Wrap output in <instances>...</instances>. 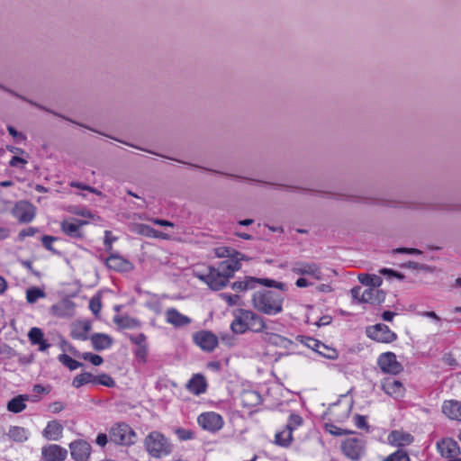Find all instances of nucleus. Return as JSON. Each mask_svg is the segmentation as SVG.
Wrapping results in <instances>:
<instances>
[{
	"instance_id": "obj_1",
	"label": "nucleus",
	"mask_w": 461,
	"mask_h": 461,
	"mask_svg": "<svg viewBox=\"0 0 461 461\" xmlns=\"http://www.w3.org/2000/svg\"><path fill=\"white\" fill-rule=\"evenodd\" d=\"M284 294L282 292L261 288L252 294L253 308L266 315H276L283 311Z\"/></svg>"
},
{
	"instance_id": "obj_2",
	"label": "nucleus",
	"mask_w": 461,
	"mask_h": 461,
	"mask_svg": "<svg viewBox=\"0 0 461 461\" xmlns=\"http://www.w3.org/2000/svg\"><path fill=\"white\" fill-rule=\"evenodd\" d=\"M231 330L236 334H243L247 330L264 332L267 326L264 318L250 310L239 309L230 324Z\"/></svg>"
},
{
	"instance_id": "obj_3",
	"label": "nucleus",
	"mask_w": 461,
	"mask_h": 461,
	"mask_svg": "<svg viewBox=\"0 0 461 461\" xmlns=\"http://www.w3.org/2000/svg\"><path fill=\"white\" fill-rule=\"evenodd\" d=\"M145 449L149 455L155 458H160L172 452L169 440L159 431L153 430L144 439Z\"/></svg>"
},
{
	"instance_id": "obj_4",
	"label": "nucleus",
	"mask_w": 461,
	"mask_h": 461,
	"mask_svg": "<svg viewBox=\"0 0 461 461\" xmlns=\"http://www.w3.org/2000/svg\"><path fill=\"white\" fill-rule=\"evenodd\" d=\"M109 438L116 445L131 446L137 441V434L127 423L118 422L110 429Z\"/></svg>"
},
{
	"instance_id": "obj_5",
	"label": "nucleus",
	"mask_w": 461,
	"mask_h": 461,
	"mask_svg": "<svg viewBox=\"0 0 461 461\" xmlns=\"http://www.w3.org/2000/svg\"><path fill=\"white\" fill-rule=\"evenodd\" d=\"M258 285H262L266 287H275L282 292H285L287 289L285 283L277 282L269 278H258L253 276H246L244 280L234 282L231 288L235 292H242L255 289Z\"/></svg>"
},
{
	"instance_id": "obj_6",
	"label": "nucleus",
	"mask_w": 461,
	"mask_h": 461,
	"mask_svg": "<svg viewBox=\"0 0 461 461\" xmlns=\"http://www.w3.org/2000/svg\"><path fill=\"white\" fill-rule=\"evenodd\" d=\"M368 338L382 343H390L396 339V334L383 323H377L366 329Z\"/></svg>"
},
{
	"instance_id": "obj_7",
	"label": "nucleus",
	"mask_w": 461,
	"mask_h": 461,
	"mask_svg": "<svg viewBox=\"0 0 461 461\" xmlns=\"http://www.w3.org/2000/svg\"><path fill=\"white\" fill-rule=\"evenodd\" d=\"M291 272L298 276H312L316 280H321V267L314 262L295 261L291 264Z\"/></svg>"
},
{
	"instance_id": "obj_8",
	"label": "nucleus",
	"mask_w": 461,
	"mask_h": 461,
	"mask_svg": "<svg viewBox=\"0 0 461 461\" xmlns=\"http://www.w3.org/2000/svg\"><path fill=\"white\" fill-rule=\"evenodd\" d=\"M345 456L351 460H358L365 454V441L359 438H349L341 444Z\"/></svg>"
},
{
	"instance_id": "obj_9",
	"label": "nucleus",
	"mask_w": 461,
	"mask_h": 461,
	"mask_svg": "<svg viewBox=\"0 0 461 461\" xmlns=\"http://www.w3.org/2000/svg\"><path fill=\"white\" fill-rule=\"evenodd\" d=\"M377 365L385 374L398 375L403 367L396 359V355L393 352H385L379 356Z\"/></svg>"
},
{
	"instance_id": "obj_10",
	"label": "nucleus",
	"mask_w": 461,
	"mask_h": 461,
	"mask_svg": "<svg viewBox=\"0 0 461 461\" xmlns=\"http://www.w3.org/2000/svg\"><path fill=\"white\" fill-rule=\"evenodd\" d=\"M245 256L240 252H235V256L231 258L224 260L219 263L218 267H215L216 271L225 277L226 282L233 276L234 272L239 270L241 267L240 261L244 259Z\"/></svg>"
},
{
	"instance_id": "obj_11",
	"label": "nucleus",
	"mask_w": 461,
	"mask_h": 461,
	"mask_svg": "<svg viewBox=\"0 0 461 461\" xmlns=\"http://www.w3.org/2000/svg\"><path fill=\"white\" fill-rule=\"evenodd\" d=\"M198 424L205 430L216 432L223 426L222 417L213 411L203 412L197 418Z\"/></svg>"
},
{
	"instance_id": "obj_12",
	"label": "nucleus",
	"mask_w": 461,
	"mask_h": 461,
	"mask_svg": "<svg viewBox=\"0 0 461 461\" xmlns=\"http://www.w3.org/2000/svg\"><path fill=\"white\" fill-rule=\"evenodd\" d=\"M196 276L212 290H220L227 285L225 277L220 275L213 267H208L205 273H197Z\"/></svg>"
},
{
	"instance_id": "obj_13",
	"label": "nucleus",
	"mask_w": 461,
	"mask_h": 461,
	"mask_svg": "<svg viewBox=\"0 0 461 461\" xmlns=\"http://www.w3.org/2000/svg\"><path fill=\"white\" fill-rule=\"evenodd\" d=\"M70 455L74 461H88L92 452L91 445L83 439H77L69 444Z\"/></svg>"
},
{
	"instance_id": "obj_14",
	"label": "nucleus",
	"mask_w": 461,
	"mask_h": 461,
	"mask_svg": "<svg viewBox=\"0 0 461 461\" xmlns=\"http://www.w3.org/2000/svg\"><path fill=\"white\" fill-rule=\"evenodd\" d=\"M193 340L195 345L207 352H212L218 346L217 337L208 330H201L194 333Z\"/></svg>"
},
{
	"instance_id": "obj_15",
	"label": "nucleus",
	"mask_w": 461,
	"mask_h": 461,
	"mask_svg": "<svg viewBox=\"0 0 461 461\" xmlns=\"http://www.w3.org/2000/svg\"><path fill=\"white\" fill-rule=\"evenodd\" d=\"M13 215L23 223L31 222L35 217V207L26 201L16 203L13 209Z\"/></svg>"
},
{
	"instance_id": "obj_16",
	"label": "nucleus",
	"mask_w": 461,
	"mask_h": 461,
	"mask_svg": "<svg viewBox=\"0 0 461 461\" xmlns=\"http://www.w3.org/2000/svg\"><path fill=\"white\" fill-rule=\"evenodd\" d=\"M85 224H86V221L72 218L70 220H64L60 224V228L67 236L74 239H81L83 238L81 227Z\"/></svg>"
},
{
	"instance_id": "obj_17",
	"label": "nucleus",
	"mask_w": 461,
	"mask_h": 461,
	"mask_svg": "<svg viewBox=\"0 0 461 461\" xmlns=\"http://www.w3.org/2000/svg\"><path fill=\"white\" fill-rule=\"evenodd\" d=\"M41 456L44 461H64L68 456V450L59 445L51 444L42 447Z\"/></svg>"
},
{
	"instance_id": "obj_18",
	"label": "nucleus",
	"mask_w": 461,
	"mask_h": 461,
	"mask_svg": "<svg viewBox=\"0 0 461 461\" xmlns=\"http://www.w3.org/2000/svg\"><path fill=\"white\" fill-rule=\"evenodd\" d=\"M75 306L73 301L68 298H64L53 304L50 309V312L59 318L70 317L74 313Z\"/></svg>"
},
{
	"instance_id": "obj_19",
	"label": "nucleus",
	"mask_w": 461,
	"mask_h": 461,
	"mask_svg": "<svg viewBox=\"0 0 461 461\" xmlns=\"http://www.w3.org/2000/svg\"><path fill=\"white\" fill-rule=\"evenodd\" d=\"M437 447L442 456L451 460L457 456L460 453V448L457 442L452 438H444L437 443Z\"/></svg>"
},
{
	"instance_id": "obj_20",
	"label": "nucleus",
	"mask_w": 461,
	"mask_h": 461,
	"mask_svg": "<svg viewBox=\"0 0 461 461\" xmlns=\"http://www.w3.org/2000/svg\"><path fill=\"white\" fill-rule=\"evenodd\" d=\"M105 264L108 268L119 272H128L133 268V265L129 260L117 254L110 255Z\"/></svg>"
},
{
	"instance_id": "obj_21",
	"label": "nucleus",
	"mask_w": 461,
	"mask_h": 461,
	"mask_svg": "<svg viewBox=\"0 0 461 461\" xmlns=\"http://www.w3.org/2000/svg\"><path fill=\"white\" fill-rule=\"evenodd\" d=\"M305 345L326 358L336 359L338 357V353L334 348H329L315 339L307 338Z\"/></svg>"
},
{
	"instance_id": "obj_22",
	"label": "nucleus",
	"mask_w": 461,
	"mask_h": 461,
	"mask_svg": "<svg viewBox=\"0 0 461 461\" xmlns=\"http://www.w3.org/2000/svg\"><path fill=\"white\" fill-rule=\"evenodd\" d=\"M382 389L385 393L394 398L402 397L404 393L402 382L392 377L385 378L383 381Z\"/></svg>"
},
{
	"instance_id": "obj_23",
	"label": "nucleus",
	"mask_w": 461,
	"mask_h": 461,
	"mask_svg": "<svg viewBox=\"0 0 461 461\" xmlns=\"http://www.w3.org/2000/svg\"><path fill=\"white\" fill-rule=\"evenodd\" d=\"M385 294L382 290L376 288L366 289L359 299V303H366L371 304H380L384 301Z\"/></svg>"
},
{
	"instance_id": "obj_24",
	"label": "nucleus",
	"mask_w": 461,
	"mask_h": 461,
	"mask_svg": "<svg viewBox=\"0 0 461 461\" xmlns=\"http://www.w3.org/2000/svg\"><path fill=\"white\" fill-rule=\"evenodd\" d=\"M167 321L175 327H184L191 323V319L180 313L175 308H169L166 312Z\"/></svg>"
},
{
	"instance_id": "obj_25",
	"label": "nucleus",
	"mask_w": 461,
	"mask_h": 461,
	"mask_svg": "<svg viewBox=\"0 0 461 461\" xmlns=\"http://www.w3.org/2000/svg\"><path fill=\"white\" fill-rule=\"evenodd\" d=\"M442 411L451 420H461V402L456 400L445 401Z\"/></svg>"
},
{
	"instance_id": "obj_26",
	"label": "nucleus",
	"mask_w": 461,
	"mask_h": 461,
	"mask_svg": "<svg viewBox=\"0 0 461 461\" xmlns=\"http://www.w3.org/2000/svg\"><path fill=\"white\" fill-rule=\"evenodd\" d=\"M90 340L94 349L96 351L110 348L113 342L112 337L104 333H94L90 337Z\"/></svg>"
},
{
	"instance_id": "obj_27",
	"label": "nucleus",
	"mask_w": 461,
	"mask_h": 461,
	"mask_svg": "<svg viewBox=\"0 0 461 461\" xmlns=\"http://www.w3.org/2000/svg\"><path fill=\"white\" fill-rule=\"evenodd\" d=\"M207 384L203 375H194L188 381L186 388L193 393L199 395L206 391Z\"/></svg>"
},
{
	"instance_id": "obj_28",
	"label": "nucleus",
	"mask_w": 461,
	"mask_h": 461,
	"mask_svg": "<svg viewBox=\"0 0 461 461\" xmlns=\"http://www.w3.org/2000/svg\"><path fill=\"white\" fill-rule=\"evenodd\" d=\"M265 337L264 339L271 345L279 347L284 349H289L291 346L294 344L293 341L281 335L267 332V330L264 331Z\"/></svg>"
},
{
	"instance_id": "obj_29",
	"label": "nucleus",
	"mask_w": 461,
	"mask_h": 461,
	"mask_svg": "<svg viewBox=\"0 0 461 461\" xmlns=\"http://www.w3.org/2000/svg\"><path fill=\"white\" fill-rule=\"evenodd\" d=\"M388 440L395 446H408L413 441V437L404 431L393 430L388 436Z\"/></svg>"
},
{
	"instance_id": "obj_30",
	"label": "nucleus",
	"mask_w": 461,
	"mask_h": 461,
	"mask_svg": "<svg viewBox=\"0 0 461 461\" xmlns=\"http://www.w3.org/2000/svg\"><path fill=\"white\" fill-rule=\"evenodd\" d=\"M63 431L62 425L56 421H49L46 428L43 429V436L49 440H58L61 438Z\"/></svg>"
},
{
	"instance_id": "obj_31",
	"label": "nucleus",
	"mask_w": 461,
	"mask_h": 461,
	"mask_svg": "<svg viewBox=\"0 0 461 461\" xmlns=\"http://www.w3.org/2000/svg\"><path fill=\"white\" fill-rule=\"evenodd\" d=\"M29 399L26 394H21L12 398L7 403V410L14 413H19L26 408L25 401Z\"/></svg>"
},
{
	"instance_id": "obj_32",
	"label": "nucleus",
	"mask_w": 461,
	"mask_h": 461,
	"mask_svg": "<svg viewBox=\"0 0 461 461\" xmlns=\"http://www.w3.org/2000/svg\"><path fill=\"white\" fill-rule=\"evenodd\" d=\"M113 321L120 329H137L140 327V322L130 316H114Z\"/></svg>"
},
{
	"instance_id": "obj_33",
	"label": "nucleus",
	"mask_w": 461,
	"mask_h": 461,
	"mask_svg": "<svg viewBox=\"0 0 461 461\" xmlns=\"http://www.w3.org/2000/svg\"><path fill=\"white\" fill-rule=\"evenodd\" d=\"M91 330V324L87 321L80 322L74 326L71 336L76 339L86 340L88 332Z\"/></svg>"
},
{
	"instance_id": "obj_34",
	"label": "nucleus",
	"mask_w": 461,
	"mask_h": 461,
	"mask_svg": "<svg viewBox=\"0 0 461 461\" xmlns=\"http://www.w3.org/2000/svg\"><path fill=\"white\" fill-rule=\"evenodd\" d=\"M241 401L244 406H257L261 402V396L256 391H244L241 394Z\"/></svg>"
},
{
	"instance_id": "obj_35",
	"label": "nucleus",
	"mask_w": 461,
	"mask_h": 461,
	"mask_svg": "<svg viewBox=\"0 0 461 461\" xmlns=\"http://www.w3.org/2000/svg\"><path fill=\"white\" fill-rule=\"evenodd\" d=\"M359 282L369 288H377L381 286L383 279L381 276L376 275L360 274L358 276Z\"/></svg>"
},
{
	"instance_id": "obj_36",
	"label": "nucleus",
	"mask_w": 461,
	"mask_h": 461,
	"mask_svg": "<svg viewBox=\"0 0 461 461\" xmlns=\"http://www.w3.org/2000/svg\"><path fill=\"white\" fill-rule=\"evenodd\" d=\"M130 229L132 232L136 234L149 238H152V235L156 233L155 229L144 223H133L130 226Z\"/></svg>"
},
{
	"instance_id": "obj_37",
	"label": "nucleus",
	"mask_w": 461,
	"mask_h": 461,
	"mask_svg": "<svg viewBox=\"0 0 461 461\" xmlns=\"http://www.w3.org/2000/svg\"><path fill=\"white\" fill-rule=\"evenodd\" d=\"M293 432L285 429L283 431L276 434L275 443L280 447H287L293 441Z\"/></svg>"
},
{
	"instance_id": "obj_38",
	"label": "nucleus",
	"mask_w": 461,
	"mask_h": 461,
	"mask_svg": "<svg viewBox=\"0 0 461 461\" xmlns=\"http://www.w3.org/2000/svg\"><path fill=\"white\" fill-rule=\"evenodd\" d=\"M46 294L44 290L32 286L26 290V300L29 303H35L39 299L44 298Z\"/></svg>"
},
{
	"instance_id": "obj_39",
	"label": "nucleus",
	"mask_w": 461,
	"mask_h": 461,
	"mask_svg": "<svg viewBox=\"0 0 461 461\" xmlns=\"http://www.w3.org/2000/svg\"><path fill=\"white\" fill-rule=\"evenodd\" d=\"M86 384H94V375L88 372H84L77 375L72 381V385L76 388H80Z\"/></svg>"
},
{
	"instance_id": "obj_40",
	"label": "nucleus",
	"mask_w": 461,
	"mask_h": 461,
	"mask_svg": "<svg viewBox=\"0 0 461 461\" xmlns=\"http://www.w3.org/2000/svg\"><path fill=\"white\" fill-rule=\"evenodd\" d=\"M8 436L10 438L17 442H23L28 438L26 429L22 427H12L9 429Z\"/></svg>"
},
{
	"instance_id": "obj_41",
	"label": "nucleus",
	"mask_w": 461,
	"mask_h": 461,
	"mask_svg": "<svg viewBox=\"0 0 461 461\" xmlns=\"http://www.w3.org/2000/svg\"><path fill=\"white\" fill-rule=\"evenodd\" d=\"M59 361L64 365L66 367H68L69 370L73 371L77 369L78 367L83 366V363L73 359L71 357H69L67 354H60L58 357Z\"/></svg>"
},
{
	"instance_id": "obj_42",
	"label": "nucleus",
	"mask_w": 461,
	"mask_h": 461,
	"mask_svg": "<svg viewBox=\"0 0 461 461\" xmlns=\"http://www.w3.org/2000/svg\"><path fill=\"white\" fill-rule=\"evenodd\" d=\"M94 384H101L111 388L115 385V382L109 375L101 374L94 375Z\"/></svg>"
},
{
	"instance_id": "obj_43",
	"label": "nucleus",
	"mask_w": 461,
	"mask_h": 461,
	"mask_svg": "<svg viewBox=\"0 0 461 461\" xmlns=\"http://www.w3.org/2000/svg\"><path fill=\"white\" fill-rule=\"evenodd\" d=\"M0 89H2L4 91L11 94L12 95H14L15 97H18V98H20V99H22V100H23V101L32 104V105H34L35 107H38L39 109H41V110H44V111H47V112H50L49 109L45 108L44 106H42V105H41V104H37V103H35V102H33L32 100L27 99L26 97L19 95L18 93L14 92L12 89L7 88L6 86H3L2 84H0Z\"/></svg>"
},
{
	"instance_id": "obj_44",
	"label": "nucleus",
	"mask_w": 461,
	"mask_h": 461,
	"mask_svg": "<svg viewBox=\"0 0 461 461\" xmlns=\"http://www.w3.org/2000/svg\"><path fill=\"white\" fill-rule=\"evenodd\" d=\"M29 339L32 345L40 343L44 339V334L40 328L33 327L28 333Z\"/></svg>"
},
{
	"instance_id": "obj_45",
	"label": "nucleus",
	"mask_w": 461,
	"mask_h": 461,
	"mask_svg": "<svg viewBox=\"0 0 461 461\" xmlns=\"http://www.w3.org/2000/svg\"><path fill=\"white\" fill-rule=\"evenodd\" d=\"M384 461H410V457L405 450L398 449L385 457Z\"/></svg>"
},
{
	"instance_id": "obj_46",
	"label": "nucleus",
	"mask_w": 461,
	"mask_h": 461,
	"mask_svg": "<svg viewBox=\"0 0 461 461\" xmlns=\"http://www.w3.org/2000/svg\"><path fill=\"white\" fill-rule=\"evenodd\" d=\"M302 423V417L297 414L292 413L289 417L288 423L286 424L285 429L293 432V430L301 426Z\"/></svg>"
},
{
	"instance_id": "obj_47",
	"label": "nucleus",
	"mask_w": 461,
	"mask_h": 461,
	"mask_svg": "<svg viewBox=\"0 0 461 461\" xmlns=\"http://www.w3.org/2000/svg\"><path fill=\"white\" fill-rule=\"evenodd\" d=\"M221 296L230 306H235V305L240 304L241 298L238 294H230L223 293L221 294Z\"/></svg>"
},
{
	"instance_id": "obj_48",
	"label": "nucleus",
	"mask_w": 461,
	"mask_h": 461,
	"mask_svg": "<svg viewBox=\"0 0 461 461\" xmlns=\"http://www.w3.org/2000/svg\"><path fill=\"white\" fill-rule=\"evenodd\" d=\"M175 433L180 440H188L194 438V434L192 430L185 429L184 428L176 429Z\"/></svg>"
},
{
	"instance_id": "obj_49",
	"label": "nucleus",
	"mask_w": 461,
	"mask_h": 461,
	"mask_svg": "<svg viewBox=\"0 0 461 461\" xmlns=\"http://www.w3.org/2000/svg\"><path fill=\"white\" fill-rule=\"evenodd\" d=\"M89 308L95 315H97L102 308L101 300L98 296H94L89 302Z\"/></svg>"
},
{
	"instance_id": "obj_50",
	"label": "nucleus",
	"mask_w": 461,
	"mask_h": 461,
	"mask_svg": "<svg viewBox=\"0 0 461 461\" xmlns=\"http://www.w3.org/2000/svg\"><path fill=\"white\" fill-rule=\"evenodd\" d=\"M57 238L53 236L44 235L41 239L42 245L44 248L50 251H51L54 254H57L58 252L56 249L52 247V242L56 240Z\"/></svg>"
},
{
	"instance_id": "obj_51",
	"label": "nucleus",
	"mask_w": 461,
	"mask_h": 461,
	"mask_svg": "<svg viewBox=\"0 0 461 461\" xmlns=\"http://www.w3.org/2000/svg\"><path fill=\"white\" fill-rule=\"evenodd\" d=\"M325 428L329 433L335 435V436H341V435L348 433V431H346L333 424H326Z\"/></svg>"
},
{
	"instance_id": "obj_52",
	"label": "nucleus",
	"mask_w": 461,
	"mask_h": 461,
	"mask_svg": "<svg viewBox=\"0 0 461 461\" xmlns=\"http://www.w3.org/2000/svg\"><path fill=\"white\" fill-rule=\"evenodd\" d=\"M355 424L358 429H365L366 430L369 429V426L366 422V419L365 416L357 414L355 417Z\"/></svg>"
},
{
	"instance_id": "obj_53",
	"label": "nucleus",
	"mask_w": 461,
	"mask_h": 461,
	"mask_svg": "<svg viewBox=\"0 0 461 461\" xmlns=\"http://www.w3.org/2000/svg\"><path fill=\"white\" fill-rule=\"evenodd\" d=\"M7 131L13 138L19 141L26 140V136L23 133L19 132L14 127L11 125L7 126Z\"/></svg>"
},
{
	"instance_id": "obj_54",
	"label": "nucleus",
	"mask_w": 461,
	"mask_h": 461,
	"mask_svg": "<svg viewBox=\"0 0 461 461\" xmlns=\"http://www.w3.org/2000/svg\"><path fill=\"white\" fill-rule=\"evenodd\" d=\"M393 253H404V254H412V255H420L422 251L418 249L412 248H397L393 250Z\"/></svg>"
},
{
	"instance_id": "obj_55",
	"label": "nucleus",
	"mask_w": 461,
	"mask_h": 461,
	"mask_svg": "<svg viewBox=\"0 0 461 461\" xmlns=\"http://www.w3.org/2000/svg\"><path fill=\"white\" fill-rule=\"evenodd\" d=\"M136 357L139 361H141L142 363L146 362L147 355H148V349L146 346H140L136 350Z\"/></svg>"
},
{
	"instance_id": "obj_56",
	"label": "nucleus",
	"mask_w": 461,
	"mask_h": 461,
	"mask_svg": "<svg viewBox=\"0 0 461 461\" xmlns=\"http://www.w3.org/2000/svg\"><path fill=\"white\" fill-rule=\"evenodd\" d=\"M37 232V230L33 227H28L26 229L22 230L19 234L18 238L20 240H23L25 237H32Z\"/></svg>"
},
{
	"instance_id": "obj_57",
	"label": "nucleus",
	"mask_w": 461,
	"mask_h": 461,
	"mask_svg": "<svg viewBox=\"0 0 461 461\" xmlns=\"http://www.w3.org/2000/svg\"><path fill=\"white\" fill-rule=\"evenodd\" d=\"M131 340L133 343L137 344L139 347L146 346L144 344L146 340V336L143 333H140L137 336H131Z\"/></svg>"
},
{
	"instance_id": "obj_58",
	"label": "nucleus",
	"mask_w": 461,
	"mask_h": 461,
	"mask_svg": "<svg viewBox=\"0 0 461 461\" xmlns=\"http://www.w3.org/2000/svg\"><path fill=\"white\" fill-rule=\"evenodd\" d=\"M403 267H408V268H411V269H416V270H426V269H428V266L421 265V264H419V263L414 262V261H409L408 263L404 264Z\"/></svg>"
},
{
	"instance_id": "obj_59",
	"label": "nucleus",
	"mask_w": 461,
	"mask_h": 461,
	"mask_svg": "<svg viewBox=\"0 0 461 461\" xmlns=\"http://www.w3.org/2000/svg\"><path fill=\"white\" fill-rule=\"evenodd\" d=\"M216 255L220 258L228 257L231 258L233 256H235V253L231 255L230 250L228 248H218L216 249Z\"/></svg>"
},
{
	"instance_id": "obj_60",
	"label": "nucleus",
	"mask_w": 461,
	"mask_h": 461,
	"mask_svg": "<svg viewBox=\"0 0 461 461\" xmlns=\"http://www.w3.org/2000/svg\"><path fill=\"white\" fill-rule=\"evenodd\" d=\"M18 164L25 165V164H27V160H25L24 158H23L21 157L14 156L11 158V160L9 161V166L10 167H17Z\"/></svg>"
},
{
	"instance_id": "obj_61",
	"label": "nucleus",
	"mask_w": 461,
	"mask_h": 461,
	"mask_svg": "<svg viewBox=\"0 0 461 461\" xmlns=\"http://www.w3.org/2000/svg\"><path fill=\"white\" fill-rule=\"evenodd\" d=\"M65 409V404L61 402H54L50 405V410L53 413H59Z\"/></svg>"
},
{
	"instance_id": "obj_62",
	"label": "nucleus",
	"mask_w": 461,
	"mask_h": 461,
	"mask_svg": "<svg viewBox=\"0 0 461 461\" xmlns=\"http://www.w3.org/2000/svg\"><path fill=\"white\" fill-rule=\"evenodd\" d=\"M95 442L100 447H104L108 442V436L104 433H99L96 437Z\"/></svg>"
},
{
	"instance_id": "obj_63",
	"label": "nucleus",
	"mask_w": 461,
	"mask_h": 461,
	"mask_svg": "<svg viewBox=\"0 0 461 461\" xmlns=\"http://www.w3.org/2000/svg\"><path fill=\"white\" fill-rule=\"evenodd\" d=\"M110 235H111V231L106 230L105 238H104V245H105L107 250L112 249V242L116 240L115 237L111 238Z\"/></svg>"
},
{
	"instance_id": "obj_64",
	"label": "nucleus",
	"mask_w": 461,
	"mask_h": 461,
	"mask_svg": "<svg viewBox=\"0 0 461 461\" xmlns=\"http://www.w3.org/2000/svg\"><path fill=\"white\" fill-rule=\"evenodd\" d=\"M350 293H351V295H352V298L354 300H357V303H359V299L361 298V287L360 286H356V287H353L351 290H350Z\"/></svg>"
}]
</instances>
